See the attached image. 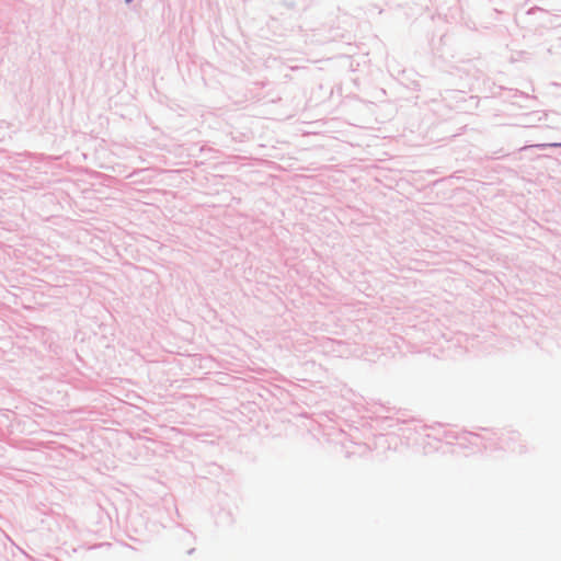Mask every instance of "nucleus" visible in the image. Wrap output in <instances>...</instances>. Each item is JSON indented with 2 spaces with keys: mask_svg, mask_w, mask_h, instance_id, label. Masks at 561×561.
I'll return each instance as SVG.
<instances>
[{
  "mask_svg": "<svg viewBox=\"0 0 561 561\" xmlns=\"http://www.w3.org/2000/svg\"><path fill=\"white\" fill-rule=\"evenodd\" d=\"M126 2H131L133 0H125Z\"/></svg>",
  "mask_w": 561,
  "mask_h": 561,
  "instance_id": "obj_1",
  "label": "nucleus"
}]
</instances>
